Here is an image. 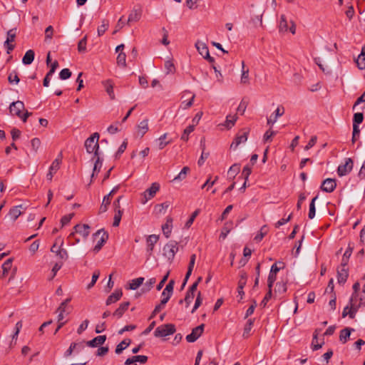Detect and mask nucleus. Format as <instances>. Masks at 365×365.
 Instances as JSON below:
<instances>
[{
    "instance_id": "19",
    "label": "nucleus",
    "mask_w": 365,
    "mask_h": 365,
    "mask_svg": "<svg viewBox=\"0 0 365 365\" xmlns=\"http://www.w3.org/2000/svg\"><path fill=\"white\" fill-rule=\"evenodd\" d=\"M350 304H351L350 309L349 308V306H346L344 309L343 312H342V317H345L347 315H349V317L351 319H354L355 317L356 313L357 312V307H355V304L354 302H350Z\"/></svg>"
},
{
    "instance_id": "16",
    "label": "nucleus",
    "mask_w": 365,
    "mask_h": 365,
    "mask_svg": "<svg viewBox=\"0 0 365 365\" xmlns=\"http://www.w3.org/2000/svg\"><path fill=\"white\" fill-rule=\"evenodd\" d=\"M346 265H341L337 269V280L339 284H344L346 282L349 276Z\"/></svg>"
},
{
    "instance_id": "9",
    "label": "nucleus",
    "mask_w": 365,
    "mask_h": 365,
    "mask_svg": "<svg viewBox=\"0 0 365 365\" xmlns=\"http://www.w3.org/2000/svg\"><path fill=\"white\" fill-rule=\"evenodd\" d=\"M16 36V28L11 29L7 31V38L4 42V46L7 48V53H10L14 49L15 46L11 44L10 42L14 41Z\"/></svg>"
},
{
    "instance_id": "34",
    "label": "nucleus",
    "mask_w": 365,
    "mask_h": 365,
    "mask_svg": "<svg viewBox=\"0 0 365 365\" xmlns=\"http://www.w3.org/2000/svg\"><path fill=\"white\" fill-rule=\"evenodd\" d=\"M269 228L267 225H263L259 232L256 235L254 238V240L257 242H260L263 237L268 233Z\"/></svg>"
},
{
    "instance_id": "2",
    "label": "nucleus",
    "mask_w": 365,
    "mask_h": 365,
    "mask_svg": "<svg viewBox=\"0 0 365 365\" xmlns=\"http://www.w3.org/2000/svg\"><path fill=\"white\" fill-rule=\"evenodd\" d=\"M175 327L173 324H166L156 328L154 335L156 337H165L175 332Z\"/></svg>"
},
{
    "instance_id": "53",
    "label": "nucleus",
    "mask_w": 365,
    "mask_h": 365,
    "mask_svg": "<svg viewBox=\"0 0 365 365\" xmlns=\"http://www.w3.org/2000/svg\"><path fill=\"white\" fill-rule=\"evenodd\" d=\"M122 215H123V210H119V211L115 212V215H114L113 222V227H118L119 225L121 217H122Z\"/></svg>"
},
{
    "instance_id": "39",
    "label": "nucleus",
    "mask_w": 365,
    "mask_h": 365,
    "mask_svg": "<svg viewBox=\"0 0 365 365\" xmlns=\"http://www.w3.org/2000/svg\"><path fill=\"white\" fill-rule=\"evenodd\" d=\"M143 277H138L131 280L129 284V289L135 290L137 289L143 282Z\"/></svg>"
},
{
    "instance_id": "5",
    "label": "nucleus",
    "mask_w": 365,
    "mask_h": 365,
    "mask_svg": "<svg viewBox=\"0 0 365 365\" xmlns=\"http://www.w3.org/2000/svg\"><path fill=\"white\" fill-rule=\"evenodd\" d=\"M89 229L90 227L86 224L76 225L73 227L74 231L69 235L68 238L69 240H71V238L74 237L75 235L78 233L80 234L84 239H86L89 235Z\"/></svg>"
},
{
    "instance_id": "45",
    "label": "nucleus",
    "mask_w": 365,
    "mask_h": 365,
    "mask_svg": "<svg viewBox=\"0 0 365 365\" xmlns=\"http://www.w3.org/2000/svg\"><path fill=\"white\" fill-rule=\"evenodd\" d=\"M109 26L108 21L103 20L102 24L98 27L97 31L99 36H102L108 29Z\"/></svg>"
},
{
    "instance_id": "10",
    "label": "nucleus",
    "mask_w": 365,
    "mask_h": 365,
    "mask_svg": "<svg viewBox=\"0 0 365 365\" xmlns=\"http://www.w3.org/2000/svg\"><path fill=\"white\" fill-rule=\"evenodd\" d=\"M100 235H101L99 240H98L96 245H95L94 248H93V251L95 252H98L102 248V247L104 245V244L106 242L108 238V235L107 232L103 231V230H98L97 231L94 235L93 236L95 237L99 236Z\"/></svg>"
},
{
    "instance_id": "28",
    "label": "nucleus",
    "mask_w": 365,
    "mask_h": 365,
    "mask_svg": "<svg viewBox=\"0 0 365 365\" xmlns=\"http://www.w3.org/2000/svg\"><path fill=\"white\" fill-rule=\"evenodd\" d=\"M62 153H60L58 157L53 161L51 165L49 168V171L53 173L54 174L57 172V170L60 168V164L62 160Z\"/></svg>"
},
{
    "instance_id": "7",
    "label": "nucleus",
    "mask_w": 365,
    "mask_h": 365,
    "mask_svg": "<svg viewBox=\"0 0 365 365\" xmlns=\"http://www.w3.org/2000/svg\"><path fill=\"white\" fill-rule=\"evenodd\" d=\"M353 160L351 158H346L344 164L339 165L337 168V173L339 176H344L349 174L353 168Z\"/></svg>"
},
{
    "instance_id": "54",
    "label": "nucleus",
    "mask_w": 365,
    "mask_h": 365,
    "mask_svg": "<svg viewBox=\"0 0 365 365\" xmlns=\"http://www.w3.org/2000/svg\"><path fill=\"white\" fill-rule=\"evenodd\" d=\"M240 165L239 164H234L230 168L228 174L232 175V177L235 178V175L240 172Z\"/></svg>"
},
{
    "instance_id": "55",
    "label": "nucleus",
    "mask_w": 365,
    "mask_h": 365,
    "mask_svg": "<svg viewBox=\"0 0 365 365\" xmlns=\"http://www.w3.org/2000/svg\"><path fill=\"white\" fill-rule=\"evenodd\" d=\"M200 210H196L195 212H193L189 218V220L185 223V227L189 228L193 223L196 217L199 215Z\"/></svg>"
},
{
    "instance_id": "58",
    "label": "nucleus",
    "mask_w": 365,
    "mask_h": 365,
    "mask_svg": "<svg viewBox=\"0 0 365 365\" xmlns=\"http://www.w3.org/2000/svg\"><path fill=\"white\" fill-rule=\"evenodd\" d=\"M99 276H100L99 270H96L93 274L91 283H89L87 286L88 289H90L91 287H93L94 286V284H96V281L98 280Z\"/></svg>"
},
{
    "instance_id": "30",
    "label": "nucleus",
    "mask_w": 365,
    "mask_h": 365,
    "mask_svg": "<svg viewBox=\"0 0 365 365\" xmlns=\"http://www.w3.org/2000/svg\"><path fill=\"white\" fill-rule=\"evenodd\" d=\"M356 65L360 70L365 69V48H362L361 54L356 60Z\"/></svg>"
},
{
    "instance_id": "1",
    "label": "nucleus",
    "mask_w": 365,
    "mask_h": 365,
    "mask_svg": "<svg viewBox=\"0 0 365 365\" xmlns=\"http://www.w3.org/2000/svg\"><path fill=\"white\" fill-rule=\"evenodd\" d=\"M99 134L98 133H94L89 138H88L85 141V147L86 151L88 153H93L95 157L98 156V150H99Z\"/></svg>"
},
{
    "instance_id": "50",
    "label": "nucleus",
    "mask_w": 365,
    "mask_h": 365,
    "mask_svg": "<svg viewBox=\"0 0 365 365\" xmlns=\"http://www.w3.org/2000/svg\"><path fill=\"white\" fill-rule=\"evenodd\" d=\"M193 298H194V294L187 292L185 299H180L179 301V303L182 304L183 302H185V307H188L190 306V304H191Z\"/></svg>"
},
{
    "instance_id": "31",
    "label": "nucleus",
    "mask_w": 365,
    "mask_h": 365,
    "mask_svg": "<svg viewBox=\"0 0 365 365\" xmlns=\"http://www.w3.org/2000/svg\"><path fill=\"white\" fill-rule=\"evenodd\" d=\"M11 267H12V259L9 258V259H6L2 264L1 267H2L3 272H2L1 277H5L8 274V273L9 272V271L11 269Z\"/></svg>"
},
{
    "instance_id": "38",
    "label": "nucleus",
    "mask_w": 365,
    "mask_h": 365,
    "mask_svg": "<svg viewBox=\"0 0 365 365\" xmlns=\"http://www.w3.org/2000/svg\"><path fill=\"white\" fill-rule=\"evenodd\" d=\"M254 319H250L247 322V324L245 326L244 331H243V337L247 338L250 334V331L252 328L253 324H254Z\"/></svg>"
},
{
    "instance_id": "27",
    "label": "nucleus",
    "mask_w": 365,
    "mask_h": 365,
    "mask_svg": "<svg viewBox=\"0 0 365 365\" xmlns=\"http://www.w3.org/2000/svg\"><path fill=\"white\" fill-rule=\"evenodd\" d=\"M103 84L104 86V88H105L107 93L109 95L110 99L114 100L115 94L113 92V83L112 81L106 80L103 82Z\"/></svg>"
},
{
    "instance_id": "63",
    "label": "nucleus",
    "mask_w": 365,
    "mask_h": 365,
    "mask_svg": "<svg viewBox=\"0 0 365 365\" xmlns=\"http://www.w3.org/2000/svg\"><path fill=\"white\" fill-rule=\"evenodd\" d=\"M251 173H252V167L250 166L249 165H245L242 172V175L244 177L245 180H248V178H249L250 175L251 174Z\"/></svg>"
},
{
    "instance_id": "60",
    "label": "nucleus",
    "mask_w": 365,
    "mask_h": 365,
    "mask_svg": "<svg viewBox=\"0 0 365 365\" xmlns=\"http://www.w3.org/2000/svg\"><path fill=\"white\" fill-rule=\"evenodd\" d=\"M71 344L72 347L75 349V352L76 353L81 352L85 348L83 341L73 342Z\"/></svg>"
},
{
    "instance_id": "11",
    "label": "nucleus",
    "mask_w": 365,
    "mask_h": 365,
    "mask_svg": "<svg viewBox=\"0 0 365 365\" xmlns=\"http://www.w3.org/2000/svg\"><path fill=\"white\" fill-rule=\"evenodd\" d=\"M247 274L245 272H240V279H239V282H238V285H237V297H240V301L241 299H242L243 298V296L245 294V292L243 291V289L245 287V286L246 285V283H247Z\"/></svg>"
},
{
    "instance_id": "17",
    "label": "nucleus",
    "mask_w": 365,
    "mask_h": 365,
    "mask_svg": "<svg viewBox=\"0 0 365 365\" xmlns=\"http://www.w3.org/2000/svg\"><path fill=\"white\" fill-rule=\"evenodd\" d=\"M284 113V108L283 106H279L277 108L274 110V112L272 113V115L267 118V124L268 125H273L275 123L277 120V118L279 117H281Z\"/></svg>"
},
{
    "instance_id": "48",
    "label": "nucleus",
    "mask_w": 365,
    "mask_h": 365,
    "mask_svg": "<svg viewBox=\"0 0 365 365\" xmlns=\"http://www.w3.org/2000/svg\"><path fill=\"white\" fill-rule=\"evenodd\" d=\"M8 81L11 84H17L20 81L17 72L15 71L11 72L8 76Z\"/></svg>"
},
{
    "instance_id": "59",
    "label": "nucleus",
    "mask_w": 365,
    "mask_h": 365,
    "mask_svg": "<svg viewBox=\"0 0 365 365\" xmlns=\"http://www.w3.org/2000/svg\"><path fill=\"white\" fill-rule=\"evenodd\" d=\"M364 120V115L362 113H356L354 115L353 118V125H356L361 123Z\"/></svg>"
},
{
    "instance_id": "52",
    "label": "nucleus",
    "mask_w": 365,
    "mask_h": 365,
    "mask_svg": "<svg viewBox=\"0 0 365 365\" xmlns=\"http://www.w3.org/2000/svg\"><path fill=\"white\" fill-rule=\"evenodd\" d=\"M276 135V132L269 129L265 132L263 136V140L264 143L272 141V137Z\"/></svg>"
},
{
    "instance_id": "8",
    "label": "nucleus",
    "mask_w": 365,
    "mask_h": 365,
    "mask_svg": "<svg viewBox=\"0 0 365 365\" xmlns=\"http://www.w3.org/2000/svg\"><path fill=\"white\" fill-rule=\"evenodd\" d=\"M205 324H202L192 330V332L187 335L186 340L187 342H195L203 333Z\"/></svg>"
},
{
    "instance_id": "23",
    "label": "nucleus",
    "mask_w": 365,
    "mask_h": 365,
    "mask_svg": "<svg viewBox=\"0 0 365 365\" xmlns=\"http://www.w3.org/2000/svg\"><path fill=\"white\" fill-rule=\"evenodd\" d=\"M122 295H123V292L120 289L115 290L106 299V305H110V304L118 301L121 298Z\"/></svg>"
},
{
    "instance_id": "15",
    "label": "nucleus",
    "mask_w": 365,
    "mask_h": 365,
    "mask_svg": "<svg viewBox=\"0 0 365 365\" xmlns=\"http://www.w3.org/2000/svg\"><path fill=\"white\" fill-rule=\"evenodd\" d=\"M336 187V180L332 178H327L321 185V189L326 192H331Z\"/></svg>"
},
{
    "instance_id": "36",
    "label": "nucleus",
    "mask_w": 365,
    "mask_h": 365,
    "mask_svg": "<svg viewBox=\"0 0 365 365\" xmlns=\"http://www.w3.org/2000/svg\"><path fill=\"white\" fill-rule=\"evenodd\" d=\"M101 167H102V161L101 160L100 157L98 156V157H96V159L95 160L93 173L91 175V179H93L95 177V175H98V173L100 172V170L101 169Z\"/></svg>"
},
{
    "instance_id": "13",
    "label": "nucleus",
    "mask_w": 365,
    "mask_h": 365,
    "mask_svg": "<svg viewBox=\"0 0 365 365\" xmlns=\"http://www.w3.org/2000/svg\"><path fill=\"white\" fill-rule=\"evenodd\" d=\"M159 236L156 235H150L146 239L147 248L146 252L148 257H150L153 254L155 245L158 242Z\"/></svg>"
},
{
    "instance_id": "6",
    "label": "nucleus",
    "mask_w": 365,
    "mask_h": 365,
    "mask_svg": "<svg viewBox=\"0 0 365 365\" xmlns=\"http://www.w3.org/2000/svg\"><path fill=\"white\" fill-rule=\"evenodd\" d=\"M290 26H289V24L285 15H281L279 25V31L287 32L288 30H289L292 34H294L296 32L295 24L293 21H290Z\"/></svg>"
},
{
    "instance_id": "44",
    "label": "nucleus",
    "mask_w": 365,
    "mask_h": 365,
    "mask_svg": "<svg viewBox=\"0 0 365 365\" xmlns=\"http://www.w3.org/2000/svg\"><path fill=\"white\" fill-rule=\"evenodd\" d=\"M189 171L190 168L188 167H184L180 172V173L173 180V181H180L185 179L187 174L188 173Z\"/></svg>"
},
{
    "instance_id": "49",
    "label": "nucleus",
    "mask_w": 365,
    "mask_h": 365,
    "mask_svg": "<svg viewBox=\"0 0 365 365\" xmlns=\"http://www.w3.org/2000/svg\"><path fill=\"white\" fill-rule=\"evenodd\" d=\"M87 36H85L78 43V51L80 53H83L86 50Z\"/></svg>"
},
{
    "instance_id": "61",
    "label": "nucleus",
    "mask_w": 365,
    "mask_h": 365,
    "mask_svg": "<svg viewBox=\"0 0 365 365\" xmlns=\"http://www.w3.org/2000/svg\"><path fill=\"white\" fill-rule=\"evenodd\" d=\"M284 262H275L274 264H272V266L271 267V272H274L276 274H277V272L284 267Z\"/></svg>"
},
{
    "instance_id": "22",
    "label": "nucleus",
    "mask_w": 365,
    "mask_h": 365,
    "mask_svg": "<svg viewBox=\"0 0 365 365\" xmlns=\"http://www.w3.org/2000/svg\"><path fill=\"white\" fill-rule=\"evenodd\" d=\"M195 47L199 53L204 58L205 56H209V49L207 45L200 41H197L195 43Z\"/></svg>"
},
{
    "instance_id": "41",
    "label": "nucleus",
    "mask_w": 365,
    "mask_h": 365,
    "mask_svg": "<svg viewBox=\"0 0 365 365\" xmlns=\"http://www.w3.org/2000/svg\"><path fill=\"white\" fill-rule=\"evenodd\" d=\"M138 129L139 133L141 134V136H143L148 130V120L145 119L142 120L138 124Z\"/></svg>"
},
{
    "instance_id": "26",
    "label": "nucleus",
    "mask_w": 365,
    "mask_h": 365,
    "mask_svg": "<svg viewBox=\"0 0 365 365\" xmlns=\"http://www.w3.org/2000/svg\"><path fill=\"white\" fill-rule=\"evenodd\" d=\"M129 305L130 303L128 302L121 303L119 307L113 312V315L117 318H120L128 309Z\"/></svg>"
},
{
    "instance_id": "57",
    "label": "nucleus",
    "mask_w": 365,
    "mask_h": 365,
    "mask_svg": "<svg viewBox=\"0 0 365 365\" xmlns=\"http://www.w3.org/2000/svg\"><path fill=\"white\" fill-rule=\"evenodd\" d=\"M56 255L61 259L66 260L68 257L67 251L65 249L59 247L56 251Z\"/></svg>"
},
{
    "instance_id": "64",
    "label": "nucleus",
    "mask_w": 365,
    "mask_h": 365,
    "mask_svg": "<svg viewBox=\"0 0 365 365\" xmlns=\"http://www.w3.org/2000/svg\"><path fill=\"white\" fill-rule=\"evenodd\" d=\"M73 216H74V213H71L69 215H64L63 217H62V218L61 220V223L62 227L68 224Z\"/></svg>"
},
{
    "instance_id": "21",
    "label": "nucleus",
    "mask_w": 365,
    "mask_h": 365,
    "mask_svg": "<svg viewBox=\"0 0 365 365\" xmlns=\"http://www.w3.org/2000/svg\"><path fill=\"white\" fill-rule=\"evenodd\" d=\"M22 208V205L14 206L10 209L8 216L12 220L15 221L21 214L22 211L21 209Z\"/></svg>"
},
{
    "instance_id": "43",
    "label": "nucleus",
    "mask_w": 365,
    "mask_h": 365,
    "mask_svg": "<svg viewBox=\"0 0 365 365\" xmlns=\"http://www.w3.org/2000/svg\"><path fill=\"white\" fill-rule=\"evenodd\" d=\"M165 68L166 74L174 73L175 72V67L171 60H168L165 62Z\"/></svg>"
},
{
    "instance_id": "25",
    "label": "nucleus",
    "mask_w": 365,
    "mask_h": 365,
    "mask_svg": "<svg viewBox=\"0 0 365 365\" xmlns=\"http://www.w3.org/2000/svg\"><path fill=\"white\" fill-rule=\"evenodd\" d=\"M353 331H354V329L348 328V327L344 328V329L341 330L340 334H339V341L342 344H345L347 341V340L349 339L351 332Z\"/></svg>"
},
{
    "instance_id": "62",
    "label": "nucleus",
    "mask_w": 365,
    "mask_h": 365,
    "mask_svg": "<svg viewBox=\"0 0 365 365\" xmlns=\"http://www.w3.org/2000/svg\"><path fill=\"white\" fill-rule=\"evenodd\" d=\"M355 296H356V299L354 300V302H356L357 300V298H359V304L357 306H355V307L358 308L361 305L365 304V292L357 293L355 294Z\"/></svg>"
},
{
    "instance_id": "24",
    "label": "nucleus",
    "mask_w": 365,
    "mask_h": 365,
    "mask_svg": "<svg viewBox=\"0 0 365 365\" xmlns=\"http://www.w3.org/2000/svg\"><path fill=\"white\" fill-rule=\"evenodd\" d=\"M173 219L168 217L166 222L162 226V230L166 238L170 237L172 230Z\"/></svg>"
},
{
    "instance_id": "4",
    "label": "nucleus",
    "mask_w": 365,
    "mask_h": 365,
    "mask_svg": "<svg viewBox=\"0 0 365 365\" xmlns=\"http://www.w3.org/2000/svg\"><path fill=\"white\" fill-rule=\"evenodd\" d=\"M250 133L249 128H243L239 131L236 135L235 138L230 145L231 148H236L241 143H245L247 140L248 135Z\"/></svg>"
},
{
    "instance_id": "12",
    "label": "nucleus",
    "mask_w": 365,
    "mask_h": 365,
    "mask_svg": "<svg viewBox=\"0 0 365 365\" xmlns=\"http://www.w3.org/2000/svg\"><path fill=\"white\" fill-rule=\"evenodd\" d=\"M24 109V104L21 101H17L11 103L9 106L10 113L19 118H22V110Z\"/></svg>"
},
{
    "instance_id": "51",
    "label": "nucleus",
    "mask_w": 365,
    "mask_h": 365,
    "mask_svg": "<svg viewBox=\"0 0 365 365\" xmlns=\"http://www.w3.org/2000/svg\"><path fill=\"white\" fill-rule=\"evenodd\" d=\"M277 279V274L274 272H269L268 279H267V287L268 289H270L272 288V286Z\"/></svg>"
},
{
    "instance_id": "47",
    "label": "nucleus",
    "mask_w": 365,
    "mask_h": 365,
    "mask_svg": "<svg viewBox=\"0 0 365 365\" xmlns=\"http://www.w3.org/2000/svg\"><path fill=\"white\" fill-rule=\"evenodd\" d=\"M117 63L118 66L125 67L126 66V55L123 52H120L117 56Z\"/></svg>"
},
{
    "instance_id": "32",
    "label": "nucleus",
    "mask_w": 365,
    "mask_h": 365,
    "mask_svg": "<svg viewBox=\"0 0 365 365\" xmlns=\"http://www.w3.org/2000/svg\"><path fill=\"white\" fill-rule=\"evenodd\" d=\"M167 135V133H164L157 140L158 147L160 150L163 149L167 145L172 142L171 140H166Z\"/></svg>"
},
{
    "instance_id": "56",
    "label": "nucleus",
    "mask_w": 365,
    "mask_h": 365,
    "mask_svg": "<svg viewBox=\"0 0 365 365\" xmlns=\"http://www.w3.org/2000/svg\"><path fill=\"white\" fill-rule=\"evenodd\" d=\"M71 76V71L68 68H63L59 73V78L61 80H66Z\"/></svg>"
},
{
    "instance_id": "29",
    "label": "nucleus",
    "mask_w": 365,
    "mask_h": 365,
    "mask_svg": "<svg viewBox=\"0 0 365 365\" xmlns=\"http://www.w3.org/2000/svg\"><path fill=\"white\" fill-rule=\"evenodd\" d=\"M35 53L33 50H28L24 54L22 62L25 65L31 64L34 60Z\"/></svg>"
},
{
    "instance_id": "33",
    "label": "nucleus",
    "mask_w": 365,
    "mask_h": 365,
    "mask_svg": "<svg viewBox=\"0 0 365 365\" xmlns=\"http://www.w3.org/2000/svg\"><path fill=\"white\" fill-rule=\"evenodd\" d=\"M131 340L129 339H126L123 340L120 344H118L115 348V353L117 354H120L124 349H125L130 344Z\"/></svg>"
},
{
    "instance_id": "20",
    "label": "nucleus",
    "mask_w": 365,
    "mask_h": 365,
    "mask_svg": "<svg viewBox=\"0 0 365 365\" xmlns=\"http://www.w3.org/2000/svg\"><path fill=\"white\" fill-rule=\"evenodd\" d=\"M106 340V335H101L93 338L92 340L86 342V344L91 347H96L102 345Z\"/></svg>"
},
{
    "instance_id": "3",
    "label": "nucleus",
    "mask_w": 365,
    "mask_h": 365,
    "mask_svg": "<svg viewBox=\"0 0 365 365\" xmlns=\"http://www.w3.org/2000/svg\"><path fill=\"white\" fill-rule=\"evenodd\" d=\"M178 251V242L175 241H170L163 247V255L168 260L172 262Z\"/></svg>"
},
{
    "instance_id": "35",
    "label": "nucleus",
    "mask_w": 365,
    "mask_h": 365,
    "mask_svg": "<svg viewBox=\"0 0 365 365\" xmlns=\"http://www.w3.org/2000/svg\"><path fill=\"white\" fill-rule=\"evenodd\" d=\"M242 75H241V83L248 84L250 83L249 81V69H245V63L242 62Z\"/></svg>"
},
{
    "instance_id": "37",
    "label": "nucleus",
    "mask_w": 365,
    "mask_h": 365,
    "mask_svg": "<svg viewBox=\"0 0 365 365\" xmlns=\"http://www.w3.org/2000/svg\"><path fill=\"white\" fill-rule=\"evenodd\" d=\"M352 251H353V247H351V245H349L348 248L346 249V250L345 251V252L343 255V257L341 259V265H347L349 259L351 255Z\"/></svg>"
},
{
    "instance_id": "40",
    "label": "nucleus",
    "mask_w": 365,
    "mask_h": 365,
    "mask_svg": "<svg viewBox=\"0 0 365 365\" xmlns=\"http://www.w3.org/2000/svg\"><path fill=\"white\" fill-rule=\"evenodd\" d=\"M237 120V116L236 115H229L226 117L225 125L227 127V129H230L235 125Z\"/></svg>"
},
{
    "instance_id": "42",
    "label": "nucleus",
    "mask_w": 365,
    "mask_h": 365,
    "mask_svg": "<svg viewBox=\"0 0 365 365\" xmlns=\"http://www.w3.org/2000/svg\"><path fill=\"white\" fill-rule=\"evenodd\" d=\"M317 198H318V195L315 196L312 200V201L310 202L309 210V214H308V217L309 219H313L315 216V212H316L315 201L317 200Z\"/></svg>"
},
{
    "instance_id": "14",
    "label": "nucleus",
    "mask_w": 365,
    "mask_h": 365,
    "mask_svg": "<svg viewBox=\"0 0 365 365\" xmlns=\"http://www.w3.org/2000/svg\"><path fill=\"white\" fill-rule=\"evenodd\" d=\"M159 189L160 185L157 182H153L151 186L144 192L145 200L143 201V203H145L148 200L153 198Z\"/></svg>"
},
{
    "instance_id": "18",
    "label": "nucleus",
    "mask_w": 365,
    "mask_h": 365,
    "mask_svg": "<svg viewBox=\"0 0 365 365\" xmlns=\"http://www.w3.org/2000/svg\"><path fill=\"white\" fill-rule=\"evenodd\" d=\"M142 15L141 9L134 8L130 13L127 24H129L132 22H137L140 19Z\"/></svg>"
},
{
    "instance_id": "46",
    "label": "nucleus",
    "mask_w": 365,
    "mask_h": 365,
    "mask_svg": "<svg viewBox=\"0 0 365 365\" xmlns=\"http://www.w3.org/2000/svg\"><path fill=\"white\" fill-rule=\"evenodd\" d=\"M195 125H190L187 126L185 130L183 133L182 134L181 139L184 141H187L188 140V136L190 133H191L194 130Z\"/></svg>"
}]
</instances>
